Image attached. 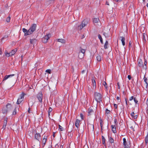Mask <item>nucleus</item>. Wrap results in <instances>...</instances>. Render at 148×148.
I'll use <instances>...</instances> for the list:
<instances>
[{
    "instance_id": "f257e3e1",
    "label": "nucleus",
    "mask_w": 148,
    "mask_h": 148,
    "mask_svg": "<svg viewBox=\"0 0 148 148\" xmlns=\"http://www.w3.org/2000/svg\"><path fill=\"white\" fill-rule=\"evenodd\" d=\"M17 78V77L15 76V75L14 74L6 75L3 78L1 84L4 83L5 81L8 79V80L10 82H14L16 80Z\"/></svg>"
},
{
    "instance_id": "f03ea898",
    "label": "nucleus",
    "mask_w": 148,
    "mask_h": 148,
    "mask_svg": "<svg viewBox=\"0 0 148 148\" xmlns=\"http://www.w3.org/2000/svg\"><path fill=\"white\" fill-rule=\"evenodd\" d=\"M12 109V107L11 104L8 103L5 107L3 108V113L4 114H7Z\"/></svg>"
},
{
    "instance_id": "7ed1b4c3",
    "label": "nucleus",
    "mask_w": 148,
    "mask_h": 148,
    "mask_svg": "<svg viewBox=\"0 0 148 148\" xmlns=\"http://www.w3.org/2000/svg\"><path fill=\"white\" fill-rule=\"evenodd\" d=\"M94 98L97 102H100L101 101L102 97L101 95L97 92H95L94 93Z\"/></svg>"
},
{
    "instance_id": "20e7f679",
    "label": "nucleus",
    "mask_w": 148,
    "mask_h": 148,
    "mask_svg": "<svg viewBox=\"0 0 148 148\" xmlns=\"http://www.w3.org/2000/svg\"><path fill=\"white\" fill-rule=\"evenodd\" d=\"M88 19H85L82 22L81 24L80 25H79L78 27V29L81 30L82 29V28L86 26L88 23Z\"/></svg>"
},
{
    "instance_id": "39448f33",
    "label": "nucleus",
    "mask_w": 148,
    "mask_h": 148,
    "mask_svg": "<svg viewBox=\"0 0 148 148\" xmlns=\"http://www.w3.org/2000/svg\"><path fill=\"white\" fill-rule=\"evenodd\" d=\"M36 24H33L29 29V34H31L32 33L36 30Z\"/></svg>"
},
{
    "instance_id": "423d86ee",
    "label": "nucleus",
    "mask_w": 148,
    "mask_h": 148,
    "mask_svg": "<svg viewBox=\"0 0 148 148\" xmlns=\"http://www.w3.org/2000/svg\"><path fill=\"white\" fill-rule=\"evenodd\" d=\"M17 51V49H15L12 50L11 52L9 53H8L6 51L5 52V56L7 57L12 56Z\"/></svg>"
},
{
    "instance_id": "0eeeda50",
    "label": "nucleus",
    "mask_w": 148,
    "mask_h": 148,
    "mask_svg": "<svg viewBox=\"0 0 148 148\" xmlns=\"http://www.w3.org/2000/svg\"><path fill=\"white\" fill-rule=\"evenodd\" d=\"M51 37L50 34H48L45 36L42 39V41L44 43H45L47 42L48 40Z\"/></svg>"
},
{
    "instance_id": "6e6552de",
    "label": "nucleus",
    "mask_w": 148,
    "mask_h": 148,
    "mask_svg": "<svg viewBox=\"0 0 148 148\" xmlns=\"http://www.w3.org/2000/svg\"><path fill=\"white\" fill-rule=\"evenodd\" d=\"M25 94L23 92L20 96V98L18 99L16 103L17 104H19L23 100L24 96Z\"/></svg>"
},
{
    "instance_id": "1a4fd4ad",
    "label": "nucleus",
    "mask_w": 148,
    "mask_h": 148,
    "mask_svg": "<svg viewBox=\"0 0 148 148\" xmlns=\"http://www.w3.org/2000/svg\"><path fill=\"white\" fill-rule=\"evenodd\" d=\"M37 97L39 102H42V93L40 92H39L37 94Z\"/></svg>"
},
{
    "instance_id": "9d476101",
    "label": "nucleus",
    "mask_w": 148,
    "mask_h": 148,
    "mask_svg": "<svg viewBox=\"0 0 148 148\" xmlns=\"http://www.w3.org/2000/svg\"><path fill=\"white\" fill-rule=\"evenodd\" d=\"M88 130L93 131L94 130V126L93 124H88Z\"/></svg>"
},
{
    "instance_id": "9b49d317",
    "label": "nucleus",
    "mask_w": 148,
    "mask_h": 148,
    "mask_svg": "<svg viewBox=\"0 0 148 148\" xmlns=\"http://www.w3.org/2000/svg\"><path fill=\"white\" fill-rule=\"evenodd\" d=\"M23 32L25 33V36H27L28 35H29L31 34H29V30H27L26 29L23 28Z\"/></svg>"
},
{
    "instance_id": "f8f14e48",
    "label": "nucleus",
    "mask_w": 148,
    "mask_h": 148,
    "mask_svg": "<svg viewBox=\"0 0 148 148\" xmlns=\"http://www.w3.org/2000/svg\"><path fill=\"white\" fill-rule=\"evenodd\" d=\"M8 119L7 118H5L4 119L3 125V128L4 129H5L7 125V122Z\"/></svg>"
},
{
    "instance_id": "ddd939ff",
    "label": "nucleus",
    "mask_w": 148,
    "mask_h": 148,
    "mask_svg": "<svg viewBox=\"0 0 148 148\" xmlns=\"http://www.w3.org/2000/svg\"><path fill=\"white\" fill-rule=\"evenodd\" d=\"M35 137L36 139L39 141L40 138V135L39 133H36L35 135Z\"/></svg>"
},
{
    "instance_id": "4468645a",
    "label": "nucleus",
    "mask_w": 148,
    "mask_h": 148,
    "mask_svg": "<svg viewBox=\"0 0 148 148\" xmlns=\"http://www.w3.org/2000/svg\"><path fill=\"white\" fill-rule=\"evenodd\" d=\"M93 21L95 24L96 23L97 24L99 22V19L98 18H93Z\"/></svg>"
},
{
    "instance_id": "2eb2a0df",
    "label": "nucleus",
    "mask_w": 148,
    "mask_h": 148,
    "mask_svg": "<svg viewBox=\"0 0 148 148\" xmlns=\"http://www.w3.org/2000/svg\"><path fill=\"white\" fill-rule=\"evenodd\" d=\"M120 38H121V41H122V45L123 46H124L125 44V38L123 36H121L120 37Z\"/></svg>"
},
{
    "instance_id": "dca6fc26",
    "label": "nucleus",
    "mask_w": 148,
    "mask_h": 148,
    "mask_svg": "<svg viewBox=\"0 0 148 148\" xmlns=\"http://www.w3.org/2000/svg\"><path fill=\"white\" fill-rule=\"evenodd\" d=\"M80 121L78 119L76 120V122H75V125L76 127L78 128L79 126V123Z\"/></svg>"
},
{
    "instance_id": "f3484780",
    "label": "nucleus",
    "mask_w": 148,
    "mask_h": 148,
    "mask_svg": "<svg viewBox=\"0 0 148 148\" xmlns=\"http://www.w3.org/2000/svg\"><path fill=\"white\" fill-rule=\"evenodd\" d=\"M88 115L89 116L91 115L93 112V111L92 109L89 108L88 110Z\"/></svg>"
},
{
    "instance_id": "a211bd4d",
    "label": "nucleus",
    "mask_w": 148,
    "mask_h": 148,
    "mask_svg": "<svg viewBox=\"0 0 148 148\" xmlns=\"http://www.w3.org/2000/svg\"><path fill=\"white\" fill-rule=\"evenodd\" d=\"M57 41L58 42H60L62 43H65V40L62 39H57Z\"/></svg>"
},
{
    "instance_id": "6ab92c4d",
    "label": "nucleus",
    "mask_w": 148,
    "mask_h": 148,
    "mask_svg": "<svg viewBox=\"0 0 148 148\" xmlns=\"http://www.w3.org/2000/svg\"><path fill=\"white\" fill-rule=\"evenodd\" d=\"M84 54L81 53L80 52H79L78 54V57L80 59H82L84 57Z\"/></svg>"
},
{
    "instance_id": "aec40b11",
    "label": "nucleus",
    "mask_w": 148,
    "mask_h": 148,
    "mask_svg": "<svg viewBox=\"0 0 148 148\" xmlns=\"http://www.w3.org/2000/svg\"><path fill=\"white\" fill-rule=\"evenodd\" d=\"M37 41V40L35 39H30V42L32 44L34 45L35 44Z\"/></svg>"
},
{
    "instance_id": "412c9836",
    "label": "nucleus",
    "mask_w": 148,
    "mask_h": 148,
    "mask_svg": "<svg viewBox=\"0 0 148 148\" xmlns=\"http://www.w3.org/2000/svg\"><path fill=\"white\" fill-rule=\"evenodd\" d=\"M111 127L112 132L114 133H115L116 132V130L115 125H112Z\"/></svg>"
},
{
    "instance_id": "4be33fe9",
    "label": "nucleus",
    "mask_w": 148,
    "mask_h": 148,
    "mask_svg": "<svg viewBox=\"0 0 148 148\" xmlns=\"http://www.w3.org/2000/svg\"><path fill=\"white\" fill-rule=\"evenodd\" d=\"M47 140V137L46 136H44L43 140L42 141L43 144H44V146L45 144V143L46 142Z\"/></svg>"
},
{
    "instance_id": "5701e85b",
    "label": "nucleus",
    "mask_w": 148,
    "mask_h": 148,
    "mask_svg": "<svg viewBox=\"0 0 148 148\" xmlns=\"http://www.w3.org/2000/svg\"><path fill=\"white\" fill-rule=\"evenodd\" d=\"M80 51L79 52H80L81 53L84 54L85 52V50L84 49H83L81 47H80Z\"/></svg>"
},
{
    "instance_id": "b1692460",
    "label": "nucleus",
    "mask_w": 148,
    "mask_h": 148,
    "mask_svg": "<svg viewBox=\"0 0 148 148\" xmlns=\"http://www.w3.org/2000/svg\"><path fill=\"white\" fill-rule=\"evenodd\" d=\"M92 83L93 85V88H94V87L95 88L96 87V82L95 79L94 78H93L92 79Z\"/></svg>"
},
{
    "instance_id": "393cba45",
    "label": "nucleus",
    "mask_w": 148,
    "mask_h": 148,
    "mask_svg": "<svg viewBox=\"0 0 148 148\" xmlns=\"http://www.w3.org/2000/svg\"><path fill=\"white\" fill-rule=\"evenodd\" d=\"M97 60L98 61H100L101 60V57L100 56H98L97 57Z\"/></svg>"
},
{
    "instance_id": "a878e982",
    "label": "nucleus",
    "mask_w": 148,
    "mask_h": 148,
    "mask_svg": "<svg viewBox=\"0 0 148 148\" xmlns=\"http://www.w3.org/2000/svg\"><path fill=\"white\" fill-rule=\"evenodd\" d=\"M145 143L146 144H147L148 142V134H147L146 137L145 138Z\"/></svg>"
},
{
    "instance_id": "bb28decb",
    "label": "nucleus",
    "mask_w": 148,
    "mask_h": 148,
    "mask_svg": "<svg viewBox=\"0 0 148 148\" xmlns=\"http://www.w3.org/2000/svg\"><path fill=\"white\" fill-rule=\"evenodd\" d=\"M108 45V41H106V43L105 44L104 47L105 49H106L107 48V46Z\"/></svg>"
},
{
    "instance_id": "cd10ccee",
    "label": "nucleus",
    "mask_w": 148,
    "mask_h": 148,
    "mask_svg": "<svg viewBox=\"0 0 148 148\" xmlns=\"http://www.w3.org/2000/svg\"><path fill=\"white\" fill-rule=\"evenodd\" d=\"M109 141L111 143H114V140L112 137H110L109 138Z\"/></svg>"
},
{
    "instance_id": "c85d7f7f",
    "label": "nucleus",
    "mask_w": 148,
    "mask_h": 148,
    "mask_svg": "<svg viewBox=\"0 0 148 148\" xmlns=\"http://www.w3.org/2000/svg\"><path fill=\"white\" fill-rule=\"evenodd\" d=\"M123 144L125 147L126 146V139L125 138H123Z\"/></svg>"
},
{
    "instance_id": "c756f323",
    "label": "nucleus",
    "mask_w": 148,
    "mask_h": 148,
    "mask_svg": "<svg viewBox=\"0 0 148 148\" xmlns=\"http://www.w3.org/2000/svg\"><path fill=\"white\" fill-rule=\"evenodd\" d=\"M146 104L147 106V113L148 114V98L147 99V100L146 101Z\"/></svg>"
},
{
    "instance_id": "7c9ffc66",
    "label": "nucleus",
    "mask_w": 148,
    "mask_h": 148,
    "mask_svg": "<svg viewBox=\"0 0 148 148\" xmlns=\"http://www.w3.org/2000/svg\"><path fill=\"white\" fill-rule=\"evenodd\" d=\"M10 16H8V17L7 18H6V21L7 22H10Z\"/></svg>"
},
{
    "instance_id": "2f4dec72",
    "label": "nucleus",
    "mask_w": 148,
    "mask_h": 148,
    "mask_svg": "<svg viewBox=\"0 0 148 148\" xmlns=\"http://www.w3.org/2000/svg\"><path fill=\"white\" fill-rule=\"evenodd\" d=\"M102 143H103V144H104L105 143V139L104 137L103 136H102Z\"/></svg>"
},
{
    "instance_id": "473e14b6",
    "label": "nucleus",
    "mask_w": 148,
    "mask_h": 148,
    "mask_svg": "<svg viewBox=\"0 0 148 148\" xmlns=\"http://www.w3.org/2000/svg\"><path fill=\"white\" fill-rule=\"evenodd\" d=\"M146 35V34L145 33H143V39L145 42L146 41L145 38V37Z\"/></svg>"
},
{
    "instance_id": "72a5a7b5",
    "label": "nucleus",
    "mask_w": 148,
    "mask_h": 148,
    "mask_svg": "<svg viewBox=\"0 0 148 148\" xmlns=\"http://www.w3.org/2000/svg\"><path fill=\"white\" fill-rule=\"evenodd\" d=\"M52 109L50 107L49 108V109L48 110V113H49V114L50 112H51L52 111Z\"/></svg>"
},
{
    "instance_id": "f704fd0d",
    "label": "nucleus",
    "mask_w": 148,
    "mask_h": 148,
    "mask_svg": "<svg viewBox=\"0 0 148 148\" xmlns=\"http://www.w3.org/2000/svg\"><path fill=\"white\" fill-rule=\"evenodd\" d=\"M46 72L48 73L49 74H50L51 73V70L50 69H47L46 70Z\"/></svg>"
},
{
    "instance_id": "c9c22d12",
    "label": "nucleus",
    "mask_w": 148,
    "mask_h": 148,
    "mask_svg": "<svg viewBox=\"0 0 148 148\" xmlns=\"http://www.w3.org/2000/svg\"><path fill=\"white\" fill-rule=\"evenodd\" d=\"M59 128L60 131H62L63 127L61 126L60 125H59Z\"/></svg>"
},
{
    "instance_id": "e433bc0d",
    "label": "nucleus",
    "mask_w": 148,
    "mask_h": 148,
    "mask_svg": "<svg viewBox=\"0 0 148 148\" xmlns=\"http://www.w3.org/2000/svg\"><path fill=\"white\" fill-rule=\"evenodd\" d=\"M110 112V111L108 110V109H106V114H109Z\"/></svg>"
},
{
    "instance_id": "4c0bfd02",
    "label": "nucleus",
    "mask_w": 148,
    "mask_h": 148,
    "mask_svg": "<svg viewBox=\"0 0 148 148\" xmlns=\"http://www.w3.org/2000/svg\"><path fill=\"white\" fill-rule=\"evenodd\" d=\"M134 100L136 103H137L138 102V101L137 100V99L136 97H134Z\"/></svg>"
},
{
    "instance_id": "58836bf2",
    "label": "nucleus",
    "mask_w": 148,
    "mask_h": 148,
    "mask_svg": "<svg viewBox=\"0 0 148 148\" xmlns=\"http://www.w3.org/2000/svg\"><path fill=\"white\" fill-rule=\"evenodd\" d=\"M98 38L100 40L102 39L101 35L100 34H99L98 35Z\"/></svg>"
},
{
    "instance_id": "ea45409f",
    "label": "nucleus",
    "mask_w": 148,
    "mask_h": 148,
    "mask_svg": "<svg viewBox=\"0 0 148 148\" xmlns=\"http://www.w3.org/2000/svg\"><path fill=\"white\" fill-rule=\"evenodd\" d=\"M16 114V109H15L13 111V115H15Z\"/></svg>"
},
{
    "instance_id": "a19ab883",
    "label": "nucleus",
    "mask_w": 148,
    "mask_h": 148,
    "mask_svg": "<svg viewBox=\"0 0 148 148\" xmlns=\"http://www.w3.org/2000/svg\"><path fill=\"white\" fill-rule=\"evenodd\" d=\"M147 64V62L146 61H145L144 63V65L145 66V69H146L147 68L146 64Z\"/></svg>"
},
{
    "instance_id": "79ce46f5",
    "label": "nucleus",
    "mask_w": 148,
    "mask_h": 148,
    "mask_svg": "<svg viewBox=\"0 0 148 148\" xmlns=\"http://www.w3.org/2000/svg\"><path fill=\"white\" fill-rule=\"evenodd\" d=\"M138 64L139 66H140V67L142 65V62H139Z\"/></svg>"
},
{
    "instance_id": "37998d69",
    "label": "nucleus",
    "mask_w": 148,
    "mask_h": 148,
    "mask_svg": "<svg viewBox=\"0 0 148 148\" xmlns=\"http://www.w3.org/2000/svg\"><path fill=\"white\" fill-rule=\"evenodd\" d=\"M80 117L82 119H83V115L82 114H80Z\"/></svg>"
},
{
    "instance_id": "c03bdc74",
    "label": "nucleus",
    "mask_w": 148,
    "mask_h": 148,
    "mask_svg": "<svg viewBox=\"0 0 148 148\" xmlns=\"http://www.w3.org/2000/svg\"><path fill=\"white\" fill-rule=\"evenodd\" d=\"M128 78L129 80H130L131 79V76L130 75H128Z\"/></svg>"
},
{
    "instance_id": "a18cd8bd",
    "label": "nucleus",
    "mask_w": 148,
    "mask_h": 148,
    "mask_svg": "<svg viewBox=\"0 0 148 148\" xmlns=\"http://www.w3.org/2000/svg\"><path fill=\"white\" fill-rule=\"evenodd\" d=\"M134 114H135L134 112H133L131 113V115L132 116H134Z\"/></svg>"
},
{
    "instance_id": "49530a36",
    "label": "nucleus",
    "mask_w": 148,
    "mask_h": 148,
    "mask_svg": "<svg viewBox=\"0 0 148 148\" xmlns=\"http://www.w3.org/2000/svg\"><path fill=\"white\" fill-rule=\"evenodd\" d=\"M134 98H133V96H132L131 97H130V101H131L133 99H134Z\"/></svg>"
},
{
    "instance_id": "de8ad7c7",
    "label": "nucleus",
    "mask_w": 148,
    "mask_h": 148,
    "mask_svg": "<svg viewBox=\"0 0 148 148\" xmlns=\"http://www.w3.org/2000/svg\"><path fill=\"white\" fill-rule=\"evenodd\" d=\"M114 107H115V108H117V105H116V104H114Z\"/></svg>"
},
{
    "instance_id": "09e8293b",
    "label": "nucleus",
    "mask_w": 148,
    "mask_h": 148,
    "mask_svg": "<svg viewBox=\"0 0 148 148\" xmlns=\"http://www.w3.org/2000/svg\"><path fill=\"white\" fill-rule=\"evenodd\" d=\"M106 84H107L105 82H104L103 83V85L104 86H106Z\"/></svg>"
},
{
    "instance_id": "8fccbe9b",
    "label": "nucleus",
    "mask_w": 148,
    "mask_h": 148,
    "mask_svg": "<svg viewBox=\"0 0 148 148\" xmlns=\"http://www.w3.org/2000/svg\"><path fill=\"white\" fill-rule=\"evenodd\" d=\"M132 43V42H129V47H130L131 46V45Z\"/></svg>"
},
{
    "instance_id": "3c124183",
    "label": "nucleus",
    "mask_w": 148,
    "mask_h": 148,
    "mask_svg": "<svg viewBox=\"0 0 148 148\" xmlns=\"http://www.w3.org/2000/svg\"><path fill=\"white\" fill-rule=\"evenodd\" d=\"M103 35H104V36L105 37H106V33L104 32L103 33Z\"/></svg>"
},
{
    "instance_id": "603ef678",
    "label": "nucleus",
    "mask_w": 148,
    "mask_h": 148,
    "mask_svg": "<svg viewBox=\"0 0 148 148\" xmlns=\"http://www.w3.org/2000/svg\"><path fill=\"white\" fill-rule=\"evenodd\" d=\"M2 49L1 48V49H0V54L1 55L2 54Z\"/></svg>"
},
{
    "instance_id": "864d4df0",
    "label": "nucleus",
    "mask_w": 148,
    "mask_h": 148,
    "mask_svg": "<svg viewBox=\"0 0 148 148\" xmlns=\"http://www.w3.org/2000/svg\"><path fill=\"white\" fill-rule=\"evenodd\" d=\"M102 120L101 119H100V124H101V123H102Z\"/></svg>"
},
{
    "instance_id": "5fc2aeb1",
    "label": "nucleus",
    "mask_w": 148,
    "mask_h": 148,
    "mask_svg": "<svg viewBox=\"0 0 148 148\" xmlns=\"http://www.w3.org/2000/svg\"><path fill=\"white\" fill-rule=\"evenodd\" d=\"M106 4L107 5H109V3L108 1H106Z\"/></svg>"
},
{
    "instance_id": "6e6d98bb",
    "label": "nucleus",
    "mask_w": 148,
    "mask_h": 148,
    "mask_svg": "<svg viewBox=\"0 0 148 148\" xmlns=\"http://www.w3.org/2000/svg\"><path fill=\"white\" fill-rule=\"evenodd\" d=\"M125 102H126V104L127 105V99L125 98Z\"/></svg>"
},
{
    "instance_id": "4d7b16f0",
    "label": "nucleus",
    "mask_w": 148,
    "mask_h": 148,
    "mask_svg": "<svg viewBox=\"0 0 148 148\" xmlns=\"http://www.w3.org/2000/svg\"><path fill=\"white\" fill-rule=\"evenodd\" d=\"M100 42L102 44H103V40L102 39L100 40Z\"/></svg>"
},
{
    "instance_id": "13d9d810",
    "label": "nucleus",
    "mask_w": 148,
    "mask_h": 148,
    "mask_svg": "<svg viewBox=\"0 0 148 148\" xmlns=\"http://www.w3.org/2000/svg\"><path fill=\"white\" fill-rule=\"evenodd\" d=\"M114 1L118 2V1H121V0H113Z\"/></svg>"
},
{
    "instance_id": "bf43d9fd",
    "label": "nucleus",
    "mask_w": 148,
    "mask_h": 148,
    "mask_svg": "<svg viewBox=\"0 0 148 148\" xmlns=\"http://www.w3.org/2000/svg\"><path fill=\"white\" fill-rule=\"evenodd\" d=\"M137 115L134 116V118L135 119H136L137 118Z\"/></svg>"
},
{
    "instance_id": "052dcab7",
    "label": "nucleus",
    "mask_w": 148,
    "mask_h": 148,
    "mask_svg": "<svg viewBox=\"0 0 148 148\" xmlns=\"http://www.w3.org/2000/svg\"><path fill=\"white\" fill-rule=\"evenodd\" d=\"M30 108H29V109H28V112H29V113H30Z\"/></svg>"
},
{
    "instance_id": "680f3d73",
    "label": "nucleus",
    "mask_w": 148,
    "mask_h": 148,
    "mask_svg": "<svg viewBox=\"0 0 148 148\" xmlns=\"http://www.w3.org/2000/svg\"><path fill=\"white\" fill-rule=\"evenodd\" d=\"M116 99L117 100H120V98L119 97H117Z\"/></svg>"
},
{
    "instance_id": "e2e57ef3",
    "label": "nucleus",
    "mask_w": 148,
    "mask_h": 148,
    "mask_svg": "<svg viewBox=\"0 0 148 148\" xmlns=\"http://www.w3.org/2000/svg\"><path fill=\"white\" fill-rule=\"evenodd\" d=\"M114 123H116L117 122V120L116 119H114Z\"/></svg>"
},
{
    "instance_id": "0e129e2a",
    "label": "nucleus",
    "mask_w": 148,
    "mask_h": 148,
    "mask_svg": "<svg viewBox=\"0 0 148 148\" xmlns=\"http://www.w3.org/2000/svg\"><path fill=\"white\" fill-rule=\"evenodd\" d=\"M55 133L54 132H53V137H55Z\"/></svg>"
},
{
    "instance_id": "69168bd1",
    "label": "nucleus",
    "mask_w": 148,
    "mask_h": 148,
    "mask_svg": "<svg viewBox=\"0 0 148 148\" xmlns=\"http://www.w3.org/2000/svg\"><path fill=\"white\" fill-rule=\"evenodd\" d=\"M118 88L119 89L120 88V86L119 85V83H118Z\"/></svg>"
},
{
    "instance_id": "338daca9",
    "label": "nucleus",
    "mask_w": 148,
    "mask_h": 148,
    "mask_svg": "<svg viewBox=\"0 0 148 148\" xmlns=\"http://www.w3.org/2000/svg\"><path fill=\"white\" fill-rule=\"evenodd\" d=\"M100 125H101V129H102V127L103 126V125L102 124V123H101V124H100Z\"/></svg>"
},
{
    "instance_id": "774afa93",
    "label": "nucleus",
    "mask_w": 148,
    "mask_h": 148,
    "mask_svg": "<svg viewBox=\"0 0 148 148\" xmlns=\"http://www.w3.org/2000/svg\"><path fill=\"white\" fill-rule=\"evenodd\" d=\"M84 35H83L82 37V39L84 38Z\"/></svg>"
}]
</instances>
